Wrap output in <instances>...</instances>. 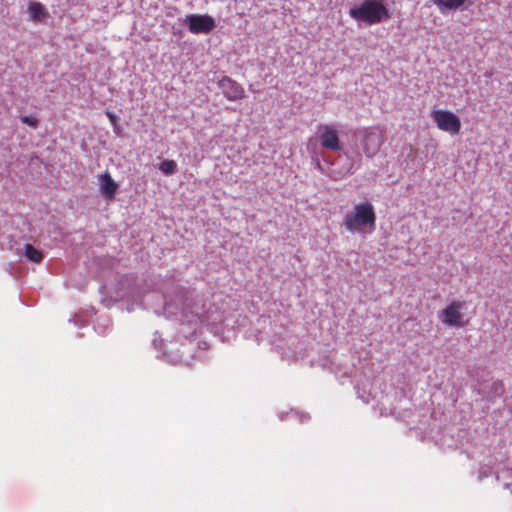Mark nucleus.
Instances as JSON below:
<instances>
[{"mask_svg":"<svg viewBox=\"0 0 512 512\" xmlns=\"http://www.w3.org/2000/svg\"><path fill=\"white\" fill-rule=\"evenodd\" d=\"M106 114H107V116H108V118H109L110 122H111L112 124H116V121H117V117H116V115H115L114 113H112V112H109V111H108Z\"/></svg>","mask_w":512,"mask_h":512,"instance_id":"obj_15","label":"nucleus"},{"mask_svg":"<svg viewBox=\"0 0 512 512\" xmlns=\"http://www.w3.org/2000/svg\"><path fill=\"white\" fill-rule=\"evenodd\" d=\"M384 134L375 127H367L361 131L360 146L366 158H373L384 143Z\"/></svg>","mask_w":512,"mask_h":512,"instance_id":"obj_4","label":"nucleus"},{"mask_svg":"<svg viewBox=\"0 0 512 512\" xmlns=\"http://www.w3.org/2000/svg\"><path fill=\"white\" fill-rule=\"evenodd\" d=\"M185 22L188 25L189 31L193 34H208L216 26L214 18L208 14L188 15Z\"/></svg>","mask_w":512,"mask_h":512,"instance_id":"obj_6","label":"nucleus"},{"mask_svg":"<svg viewBox=\"0 0 512 512\" xmlns=\"http://www.w3.org/2000/svg\"><path fill=\"white\" fill-rule=\"evenodd\" d=\"M100 192L108 200H113L118 189L117 183L112 179L111 175L106 172L99 176Z\"/></svg>","mask_w":512,"mask_h":512,"instance_id":"obj_9","label":"nucleus"},{"mask_svg":"<svg viewBox=\"0 0 512 512\" xmlns=\"http://www.w3.org/2000/svg\"><path fill=\"white\" fill-rule=\"evenodd\" d=\"M319 141L323 148L339 151L341 149L338 129L334 125H321L319 128Z\"/></svg>","mask_w":512,"mask_h":512,"instance_id":"obj_7","label":"nucleus"},{"mask_svg":"<svg viewBox=\"0 0 512 512\" xmlns=\"http://www.w3.org/2000/svg\"><path fill=\"white\" fill-rule=\"evenodd\" d=\"M224 97L229 101L241 100L245 97V90L241 84L228 76L222 77L218 82Z\"/></svg>","mask_w":512,"mask_h":512,"instance_id":"obj_8","label":"nucleus"},{"mask_svg":"<svg viewBox=\"0 0 512 512\" xmlns=\"http://www.w3.org/2000/svg\"><path fill=\"white\" fill-rule=\"evenodd\" d=\"M439 10L444 13L449 10H458L460 9L466 2L469 4H473L474 0H431Z\"/></svg>","mask_w":512,"mask_h":512,"instance_id":"obj_10","label":"nucleus"},{"mask_svg":"<svg viewBox=\"0 0 512 512\" xmlns=\"http://www.w3.org/2000/svg\"><path fill=\"white\" fill-rule=\"evenodd\" d=\"M349 15L354 20L364 22L367 25L378 24L383 19L390 18L389 11L382 0H364L360 5L351 8Z\"/></svg>","mask_w":512,"mask_h":512,"instance_id":"obj_2","label":"nucleus"},{"mask_svg":"<svg viewBox=\"0 0 512 512\" xmlns=\"http://www.w3.org/2000/svg\"><path fill=\"white\" fill-rule=\"evenodd\" d=\"M466 302L462 300L451 301L440 313L439 320L445 326L463 328L469 324V319L465 318L463 309Z\"/></svg>","mask_w":512,"mask_h":512,"instance_id":"obj_3","label":"nucleus"},{"mask_svg":"<svg viewBox=\"0 0 512 512\" xmlns=\"http://www.w3.org/2000/svg\"><path fill=\"white\" fill-rule=\"evenodd\" d=\"M21 122L32 127V128H37L38 127V119L35 118V117H31V116H23L21 117Z\"/></svg>","mask_w":512,"mask_h":512,"instance_id":"obj_14","label":"nucleus"},{"mask_svg":"<svg viewBox=\"0 0 512 512\" xmlns=\"http://www.w3.org/2000/svg\"><path fill=\"white\" fill-rule=\"evenodd\" d=\"M25 256L34 263H39L43 259L41 251L34 248L31 244L25 245Z\"/></svg>","mask_w":512,"mask_h":512,"instance_id":"obj_12","label":"nucleus"},{"mask_svg":"<svg viewBox=\"0 0 512 512\" xmlns=\"http://www.w3.org/2000/svg\"><path fill=\"white\" fill-rule=\"evenodd\" d=\"M375 222L376 214L370 202L356 204L344 217V225L350 232H364L365 227L373 230Z\"/></svg>","mask_w":512,"mask_h":512,"instance_id":"obj_1","label":"nucleus"},{"mask_svg":"<svg viewBox=\"0 0 512 512\" xmlns=\"http://www.w3.org/2000/svg\"><path fill=\"white\" fill-rule=\"evenodd\" d=\"M356 169H357V168H355V169H354V168L351 166V167H350V169H349V172H350L351 174H353V173L355 172V170H356Z\"/></svg>","mask_w":512,"mask_h":512,"instance_id":"obj_16","label":"nucleus"},{"mask_svg":"<svg viewBox=\"0 0 512 512\" xmlns=\"http://www.w3.org/2000/svg\"><path fill=\"white\" fill-rule=\"evenodd\" d=\"M437 128L450 135H457L461 130V120L454 112L446 109L433 110L430 114Z\"/></svg>","mask_w":512,"mask_h":512,"instance_id":"obj_5","label":"nucleus"},{"mask_svg":"<svg viewBox=\"0 0 512 512\" xmlns=\"http://www.w3.org/2000/svg\"><path fill=\"white\" fill-rule=\"evenodd\" d=\"M28 12L32 20L40 22L47 16V11L40 2H31L28 5Z\"/></svg>","mask_w":512,"mask_h":512,"instance_id":"obj_11","label":"nucleus"},{"mask_svg":"<svg viewBox=\"0 0 512 512\" xmlns=\"http://www.w3.org/2000/svg\"><path fill=\"white\" fill-rule=\"evenodd\" d=\"M159 169L165 175H172L177 170V163L174 160H164L160 163Z\"/></svg>","mask_w":512,"mask_h":512,"instance_id":"obj_13","label":"nucleus"}]
</instances>
